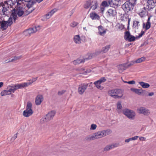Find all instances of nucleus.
<instances>
[{"label":"nucleus","instance_id":"obj_1","mask_svg":"<svg viewBox=\"0 0 156 156\" xmlns=\"http://www.w3.org/2000/svg\"><path fill=\"white\" fill-rule=\"evenodd\" d=\"M108 94L114 98H120L123 96V92L120 89H115L109 90Z\"/></svg>","mask_w":156,"mask_h":156},{"label":"nucleus","instance_id":"obj_2","mask_svg":"<svg viewBox=\"0 0 156 156\" xmlns=\"http://www.w3.org/2000/svg\"><path fill=\"white\" fill-rule=\"evenodd\" d=\"M32 108V104L30 102L28 101L26 107V109L23 113V115L26 117H28L34 113Z\"/></svg>","mask_w":156,"mask_h":156},{"label":"nucleus","instance_id":"obj_3","mask_svg":"<svg viewBox=\"0 0 156 156\" xmlns=\"http://www.w3.org/2000/svg\"><path fill=\"white\" fill-rule=\"evenodd\" d=\"M112 131L110 129H106L98 131L94 133L96 139L102 138L111 133Z\"/></svg>","mask_w":156,"mask_h":156},{"label":"nucleus","instance_id":"obj_4","mask_svg":"<svg viewBox=\"0 0 156 156\" xmlns=\"http://www.w3.org/2000/svg\"><path fill=\"white\" fill-rule=\"evenodd\" d=\"M135 5L127 1L122 5V8L126 12H132Z\"/></svg>","mask_w":156,"mask_h":156},{"label":"nucleus","instance_id":"obj_5","mask_svg":"<svg viewBox=\"0 0 156 156\" xmlns=\"http://www.w3.org/2000/svg\"><path fill=\"white\" fill-rule=\"evenodd\" d=\"M122 112L129 119L133 120L134 119L136 113L133 110L125 108L123 110Z\"/></svg>","mask_w":156,"mask_h":156},{"label":"nucleus","instance_id":"obj_6","mask_svg":"<svg viewBox=\"0 0 156 156\" xmlns=\"http://www.w3.org/2000/svg\"><path fill=\"white\" fill-rule=\"evenodd\" d=\"M23 8L21 7H19L17 8L16 9H14L11 14L14 13L16 15V20L18 18V17H23V16L24 14V11H23Z\"/></svg>","mask_w":156,"mask_h":156},{"label":"nucleus","instance_id":"obj_7","mask_svg":"<svg viewBox=\"0 0 156 156\" xmlns=\"http://www.w3.org/2000/svg\"><path fill=\"white\" fill-rule=\"evenodd\" d=\"M144 2L146 4V7L149 10L154 8L155 6L156 2L154 0H143Z\"/></svg>","mask_w":156,"mask_h":156},{"label":"nucleus","instance_id":"obj_8","mask_svg":"<svg viewBox=\"0 0 156 156\" xmlns=\"http://www.w3.org/2000/svg\"><path fill=\"white\" fill-rule=\"evenodd\" d=\"M137 111L138 113L145 116H148L150 113V112L149 109L143 107L138 108L137 109Z\"/></svg>","mask_w":156,"mask_h":156},{"label":"nucleus","instance_id":"obj_9","mask_svg":"<svg viewBox=\"0 0 156 156\" xmlns=\"http://www.w3.org/2000/svg\"><path fill=\"white\" fill-rule=\"evenodd\" d=\"M39 29L40 27L39 26H38L37 27H35L29 28L24 32V34L26 36H30L31 34L35 33Z\"/></svg>","mask_w":156,"mask_h":156},{"label":"nucleus","instance_id":"obj_10","mask_svg":"<svg viewBox=\"0 0 156 156\" xmlns=\"http://www.w3.org/2000/svg\"><path fill=\"white\" fill-rule=\"evenodd\" d=\"M88 86V83H83L79 85L78 88V92L79 94H82L85 91Z\"/></svg>","mask_w":156,"mask_h":156},{"label":"nucleus","instance_id":"obj_11","mask_svg":"<svg viewBox=\"0 0 156 156\" xmlns=\"http://www.w3.org/2000/svg\"><path fill=\"white\" fill-rule=\"evenodd\" d=\"M16 15L13 13L11 15L10 17L9 18L8 20L7 21H5V23L8 27L10 26L13 24V22L12 21V19L14 22L16 21Z\"/></svg>","mask_w":156,"mask_h":156},{"label":"nucleus","instance_id":"obj_12","mask_svg":"<svg viewBox=\"0 0 156 156\" xmlns=\"http://www.w3.org/2000/svg\"><path fill=\"white\" fill-rule=\"evenodd\" d=\"M106 80L105 77H101L99 80L95 81L94 84L98 89L101 90L103 89V87L100 85L102 83L105 82Z\"/></svg>","mask_w":156,"mask_h":156},{"label":"nucleus","instance_id":"obj_13","mask_svg":"<svg viewBox=\"0 0 156 156\" xmlns=\"http://www.w3.org/2000/svg\"><path fill=\"white\" fill-rule=\"evenodd\" d=\"M124 38L126 40L129 42L134 41L135 40V37L131 35L129 31H126L125 32Z\"/></svg>","mask_w":156,"mask_h":156},{"label":"nucleus","instance_id":"obj_14","mask_svg":"<svg viewBox=\"0 0 156 156\" xmlns=\"http://www.w3.org/2000/svg\"><path fill=\"white\" fill-rule=\"evenodd\" d=\"M120 0H108V3L111 7H117L119 5Z\"/></svg>","mask_w":156,"mask_h":156},{"label":"nucleus","instance_id":"obj_15","mask_svg":"<svg viewBox=\"0 0 156 156\" xmlns=\"http://www.w3.org/2000/svg\"><path fill=\"white\" fill-rule=\"evenodd\" d=\"M116 11L115 9H109L106 13V15L107 17H111L114 16L116 15Z\"/></svg>","mask_w":156,"mask_h":156},{"label":"nucleus","instance_id":"obj_16","mask_svg":"<svg viewBox=\"0 0 156 156\" xmlns=\"http://www.w3.org/2000/svg\"><path fill=\"white\" fill-rule=\"evenodd\" d=\"M8 6H7L6 5L5 3L4 4L3 3L1 4V5H0V13L2 12L3 15H6L7 13V12L8 11Z\"/></svg>","mask_w":156,"mask_h":156},{"label":"nucleus","instance_id":"obj_17","mask_svg":"<svg viewBox=\"0 0 156 156\" xmlns=\"http://www.w3.org/2000/svg\"><path fill=\"white\" fill-rule=\"evenodd\" d=\"M8 88H9L8 90L10 94L12 92L14 93L16 90L22 88L20 84H17L12 86H9Z\"/></svg>","mask_w":156,"mask_h":156},{"label":"nucleus","instance_id":"obj_18","mask_svg":"<svg viewBox=\"0 0 156 156\" xmlns=\"http://www.w3.org/2000/svg\"><path fill=\"white\" fill-rule=\"evenodd\" d=\"M140 12L139 13V15L141 17L145 16L147 14V11L146 8L143 7L142 5H140Z\"/></svg>","mask_w":156,"mask_h":156},{"label":"nucleus","instance_id":"obj_19","mask_svg":"<svg viewBox=\"0 0 156 156\" xmlns=\"http://www.w3.org/2000/svg\"><path fill=\"white\" fill-rule=\"evenodd\" d=\"M43 100V97L42 95H38L36 97L35 103L37 105H39Z\"/></svg>","mask_w":156,"mask_h":156},{"label":"nucleus","instance_id":"obj_20","mask_svg":"<svg viewBox=\"0 0 156 156\" xmlns=\"http://www.w3.org/2000/svg\"><path fill=\"white\" fill-rule=\"evenodd\" d=\"M16 3V0H6L4 2V3L6 5V6H8V8L12 7Z\"/></svg>","mask_w":156,"mask_h":156},{"label":"nucleus","instance_id":"obj_21","mask_svg":"<svg viewBox=\"0 0 156 156\" xmlns=\"http://www.w3.org/2000/svg\"><path fill=\"white\" fill-rule=\"evenodd\" d=\"M140 22L138 20H135L133 21V27L135 30L138 29L140 27Z\"/></svg>","mask_w":156,"mask_h":156},{"label":"nucleus","instance_id":"obj_22","mask_svg":"<svg viewBox=\"0 0 156 156\" xmlns=\"http://www.w3.org/2000/svg\"><path fill=\"white\" fill-rule=\"evenodd\" d=\"M150 17H148L147 21L146 23V25L145 27V23H143V28H144L145 27V30H148L151 27V23L150 22Z\"/></svg>","mask_w":156,"mask_h":156},{"label":"nucleus","instance_id":"obj_23","mask_svg":"<svg viewBox=\"0 0 156 156\" xmlns=\"http://www.w3.org/2000/svg\"><path fill=\"white\" fill-rule=\"evenodd\" d=\"M127 68V66L125 64L120 65L118 66L119 72L122 73Z\"/></svg>","mask_w":156,"mask_h":156},{"label":"nucleus","instance_id":"obj_24","mask_svg":"<svg viewBox=\"0 0 156 156\" xmlns=\"http://www.w3.org/2000/svg\"><path fill=\"white\" fill-rule=\"evenodd\" d=\"M8 26L5 23V21L2 20L0 22V29L2 30H5L8 28Z\"/></svg>","mask_w":156,"mask_h":156},{"label":"nucleus","instance_id":"obj_25","mask_svg":"<svg viewBox=\"0 0 156 156\" xmlns=\"http://www.w3.org/2000/svg\"><path fill=\"white\" fill-rule=\"evenodd\" d=\"M90 16L92 20H98L100 19L99 16L95 12L90 13Z\"/></svg>","mask_w":156,"mask_h":156},{"label":"nucleus","instance_id":"obj_26","mask_svg":"<svg viewBox=\"0 0 156 156\" xmlns=\"http://www.w3.org/2000/svg\"><path fill=\"white\" fill-rule=\"evenodd\" d=\"M56 11V10L55 9L52 10L50 12L44 15V17H45L47 19H49Z\"/></svg>","mask_w":156,"mask_h":156},{"label":"nucleus","instance_id":"obj_27","mask_svg":"<svg viewBox=\"0 0 156 156\" xmlns=\"http://www.w3.org/2000/svg\"><path fill=\"white\" fill-rule=\"evenodd\" d=\"M118 146L117 144H113L106 146L104 149L105 151H108L111 149Z\"/></svg>","mask_w":156,"mask_h":156},{"label":"nucleus","instance_id":"obj_28","mask_svg":"<svg viewBox=\"0 0 156 156\" xmlns=\"http://www.w3.org/2000/svg\"><path fill=\"white\" fill-rule=\"evenodd\" d=\"M24 1L28 2L27 6L29 8L32 7V5L35 3V0H24Z\"/></svg>","mask_w":156,"mask_h":156},{"label":"nucleus","instance_id":"obj_29","mask_svg":"<svg viewBox=\"0 0 156 156\" xmlns=\"http://www.w3.org/2000/svg\"><path fill=\"white\" fill-rule=\"evenodd\" d=\"M21 58V56H14L12 59H10L9 60H6L5 61V63H7L9 62H15L17 60L20 59Z\"/></svg>","mask_w":156,"mask_h":156},{"label":"nucleus","instance_id":"obj_30","mask_svg":"<svg viewBox=\"0 0 156 156\" xmlns=\"http://www.w3.org/2000/svg\"><path fill=\"white\" fill-rule=\"evenodd\" d=\"M87 60V58H85L84 60L83 59H78L77 60H74L73 62V63L75 65L79 64L82 62H84L85 60Z\"/></svg>","mask_w":156,"mask_h":156},{"label":"nucleus","instance_id":"obj_31","mask_svg":"<svg viewBox=\"0 0 156 156\" xmlns=\"http://www.w3.org/2000/svg\"><path fill=\"white\" fill-rule=\"evenodd\" d=\"M55 114V111H52L47 115V116H48L50 120H51L53 119Z\"/></svg>","mask_w":156,"mask_h":156},{"label":"nucleus","instance_id":"obj_32","mask_svg":"<svg viewBox=\"0 0 156 156\" xmlns=\"http://www.w3.org/2000/svg\"><path fill=\"white\" fill-rule=\"evenodd\" d=\"M73 39L74 42L76 44H80L81 42L80 38L79 35L75 36Z\"/></svg>","mask_w":156,"mask_h":156},{"label":"nucleus","instance_id":"obj_33","mask_svg":"<svg viewBox=\"0 0 156 156\" xmlns=\"http://www.w3.org/2000/svg\"><path fill=\"white\" fill-rule=\"evenodd\" d=\"M130 90L138 95H140L141 94L142 89H140L135 88H131Z\"/></svg>","mask_w":156,"mask_h":156},{"label":"nucleus","instance_id":"obj_34","mask_svg":"<svg viewBox=\"0 0 156 156\" xmlns=\"http://www.w3.org/2000/svg\"><path fill=\"white\" fill-rule=\"evenodd\" d=\"M139 84L143 88H147L150 87V85L149 83L144 82H139Z\"/></svg>","mask_w":156,"mask_h":156},{"label":"nucleus","instance_id":"obj_35","mask_svg":"<svg viewBox=\"0 0 156 156\" xmlns=\"http://www.w3.org/2000/svg\"><path fill=\"white\" fill-rule=\"evenodd\" d=\"M98 30L99 34L101 35H103L106 32V31L104 29L102 26L99 27Z\"/></svg>","mask_w":156,"mask_h":156},{"label":"nucleus","instance_id":"obj_36","mask_svg":"<svg viewBox=\"0 0 156 156\" xmlns=\"http://www.w3.org/2000/svg\"><path fill=\"white\" fill-rule=\"evenodd\" d=\"M110 47V45H107L106 46L103 47L102 48L101 51H100V53L102 52L103 53L106 52L109 50Z\"/></svg>","mask_w":156,"mask_h":156},{"label":"nucleus","instance_id":"obj_37","mask_svg":"<svg viewBox=\"0 0 156 156\" xmlns=\"http://www.w3.org/2000/svg\"><path fill=\"white\" fill-rule=\"evenodd\" d=\"M93 3V2H91L90 0H88L86 2L84 5V8L86 9L89 8L90 5H92V3Z\"/></svg>","mask_w":156,"mask_h":156},{"label":"nucleus","instance_id":"obj_38","mask_svg":"<svg viewBox=\"0 0 156 156\" xmlns=\"http://www.w3.org/2000/svg\"><path fill=\"white\" fill-rule=\"evenodd\" d=\"M33 82L32 81H30L28 83H20L21 88H23L24 87H26L28 86L31 85Z\"/></svg>","mask_w":156,"mask_h":156},{"label":"nucleus","instance_id":"obj_39","mask_svg":"<svg viewBox=\"0 0 156 156\" xmlns=\"http://www.w3.org/2000/svg\"><path fill=\"white\" fill-rule=\"evenodd\" d=\"M85 139L86 140L90 141L92 140H94L96 139L95 138V136L94 134L92 135H89L87 136L85 138Z\"/></svg>","mask_w":156,"mask_h":156},{"label":"nucleus","instance_id":"obj_40","mask_svg":"<svg viewBox=\"0 0 156 156\" xmlns=\"http://www.w3.org/2000/svg\"><path fill=\"white\" fill-rule=\"evenodd\" d=\"M145 60V58L144 57H143L140 58H138L136 61L133 62V63H140L142 62Z\"/></svg>","mask_w":156,"mask_h":156},{"label":"nucleus","instance_id":"obj_41","mask_svg":"<svg viewBox=\"0 0 156 156\" xmlns=\"http://www.w3.org/2000/svg\"><path fill=\"white\" fill-rule=\"evenodd\" d=\"M92 5L90 7V9H92V10H95L98 7V4L97 2L96 1L94 2Z\"/></svg>","mask_w":156,"mask_h":156},{"label":"nucleus","instance_id":"obj_42","mask_svg":"<svg viewBox=\"0 0 156 156\" xmlns=\"http://www.w3.org/2000/svg\"><path fill=\"white\" fill-rule=\"evenodd\" d=\"M11 94L9 92V90H4L2 91L1 93L2 96H4L10 94Z\"/></svg>","mask_w":156,"mask_h":156},{"label":"nucleus","instance_id":"obj_43","mask_svg":"<svg viewBox=\"0 0 156 156\" xmlns=\"http://www.w3.org/2000/svg\"><path fill=\"white\" fill-rule=\"evenodd\" d=\"M117 111L119 112H120L122 108V106L121 104V102H118L117 105Z\"/></svg>","mask_w":156,"mask_h":156},{"label":"nucleus","instance_id":"obj_44","mask_svg":"<svg viewBox=\"0 0 156 156\" xmlns=\"http://www.w3.org/2000/svg\"><path fill=\"white\" fill-rule=\"evenodd\" d=\"M50 120L47 115L44 117L42 118L41 120V122H46L50 121Z\"/></svg>","mask_w":156,"mask_h":156},{"label":"nucleus","instance_id":"obj_45","mask_svg":"<svg viewBox=\"0 0 156 156\" xmlns=\"http://www.w3.org/2000/svg\"><path fill=\"white\" fill-rule=\"evenodd\" d=\"M78 23L75 21H73L70 24V26L73 27H74L77 25Z\"/></svg>","mask_w":156,"mask_h":156},{"label":"nucleus","instance_id":"obj_46","mask_svg":"<svg viewBox=\"0 0 156 156\" xmlns=\"http://www.w3.org/2000/svg\"><path fill=\"white\" fill-rule=\"evenodd\" d=\"M97 125L95 124H92L91 125L90 128V130H94L96 128Z\"/></svg>","mask_w":156,"mask_h":156},{"label":"nucleus","instance_id":"obj_47","mask_svg":"<svg viewBox=\"0 0 156 156\" xmlns=\"http://www.w3.org/2000/svg\"><path fill=\"white\" fill-rule=\"evenodd\" d=\"M128 2L131 3L135 5L136 4V0H127V1Z\"/></svg>","mask_w":156,"mask_h":156},{"label":"nucleus","instance_id":"obj_48","mask_svg":"<svg viewBox=\"0 0 156 156\" xmlns=\"http://www.w3.org/2000/svg\"><path fill=\"white\" fill-rule=\"evenodd\" d=\"M101 5L102 6L105 7H107L108 6L107 2L106 1H103L102 2Z\"/></svg>","mask_w":156,"mask_h":156},{"label":"nucleus","instance_id":"obj_49","mask_svg":"<svg viewBox=\"0 0 156 156\" xmlns=\"http://www.w3.org/2000/svg\"><path fill=\"white\" fill-rule=\"evenodd\" d=\"M147 91L144 90H142L141 91V94L144 96H147Z\"/></svg>","mask_w":156,"mask_h":156},{"label":"nucleus","instance_id":"obj_50","mask_svg":"<svg viewBox=\"0 0 156 156\" xmlns=\"http://www.w3.org/2000/svg\"><path fill=\"white\" fill-rule=\"evenodd\" d=\"M66 92L65 90H62L61 91H59L58 92V94L59 95H61L64 94Z\"/></svg>","mask_w":156,"mask_h":156},{"label":"nucleus","instance_id":"obj_51","mask_svg":"<svg viewBox=\"0 0 156 156\" xmlns=\"http://www.w3.org/2000/svg\"><path fill=\"white\" fill-rule=\"evenodd\" d=\"M27 8H28V9L27 10V12H28V14H29V13H31L34 9V8H33L32 9H30V8H31V7H30V8H28V7H27Z\"/></svg>","mask_w":156,"mask_h":156},{"label":"nucleus","instance_id":"obj_52","mask_svg":"<svg viewBox=\"0 0 156 156\" xmlns=\"http://www.w3.org/2000/svg\"><path fill=\"white\" fill-rule=\"evenodd\" d=\"M144 33V31L142 30L141 31V33L139 34L138 38H140L141 37Z\"/></svg>","mask_w":156,"mask_h":156},{"label":"nucleus","instance_id":"obj_53","mask_svg":"<svg viewBox=\"0 0 156 156\" xmlns=\"http://www.w3.org/2000/svg\"><path fill=\"white\" fill-rule=\"evenodd\" d=\"M138 137V136H136L133 137L131 138V139L132 140H137Z\"/></svg>","mask_w":156,"mask_h":156},{"label":"nucleus","instance_id":"obj_54","mask_svg":"<svg viewBox=\"0 0 156 156\" xmlns=\"http://www.w3.org/2000/svg\"><path fill=\"white\" fill-rule=\"evenodd\" d=\"M127 83L129 84H134L135 83V82L134 80H132L128 82Z\"/></svg>","mask_w":156,"mask_h":156},{"label":"nucleus","instance_id":"obj_55","mask_svg":"<svg viewBox=\"0 0 156 156\" xmlns=\"http://www.w3.org/2000/svg\"><path fill=\"white\" fill-rule=\"evenodd\" d=\"M37 77H36L35 78H33L31 80H29L30 81H32V82H33L35 81L37 79Z\"/></svg>","mask_w":156,"mask_h":156},{"label":"nucleus","instance_id":"obj_56","mask_svg":"<svg viewBox=\"0 0 156 156\" xmlns=\"http://www.w3.org/2000/svg\"><path fill=\"white\" fill-rule=\"evenodd\" d=\"M133 62L132 63H129V64H128L126 63H125V64L126 65V66H127V68L130 67L131 66L133 65Z\"/></svg>","mask_w":156,"mask_h":156},{"label":"nucleus","instance_id":"obj_57","mask_svg":"<svg viewBox=\"0 0 156 156\" xmlns=\"http://www.w3.org/2000/svg\"><path fill=\"white\" fill-rule=\"evenodd\" d=\"M131 140L130 138H129V139H126L125 140V142L126 143H129L130 141H131Z\"/></svg>","mask_w":156,"mask_h":156},{"label":"nucleus","instance_id":"obj_58","mask_svg":"<svg viewBox=\"0 0 156 156\" xmlns=\"http://www.w3.org/2000/svg\"><path fill=\"white\" fill-rule=\"evenodd\" d=\"M140 140L141 141H145L146 138L143 137H140Z\"/></svg>","mask_w":156,"mask_h":156},{"label":"nucleus","instance_id":"obj_59","mask_svg":"<svg viewBox=\"0 0 156 156\" xmlns=\"http://www.w3.org/2000/svg\"><path fill=\"white\" fill-rule=\"evenodd\" d=\"M154 95V93L151 92L149 93L147 95V96H151Z\"/></svg>","mask_w":156,"mask_h":156},{"label":"nucleus","instance_id":"obj_60","mask_svg":"<svg viewBox=\"0 0 156 156\" xmlns=\"http://www.w3.org/2000/svg\"><path fill=\"white\" fill-rule=\"evenodd\" d=\"M105 10V8H104L101 7V8H100L101 12L102 13H103Z\"/></svg>","mask_w":156,"mask_h":156},{"label":"nucleus","instance_id":"obj_61","mask_svg":"<svg viewBox=\"0 0 156 156\" xmlns=\"http://www.w3.org/2000/svg\"><path fill=\"white\" fill-rule=\"evenodd\" d=\"M17 137V134H16L14 135V136L12 138V139H15Z\"/></svg>","mask_w":156,"mask_h":156},{"label":"nucleus","instance_id":"obj_62","mask_svg":"<svg viewBox=\"0 0 156 156\" xmlns=\"http://www.w3.org/2000/svg\"><path fill=\"white\" fill-rule=\"evenodd\" d=\"M130 19H128V24L127 29H129V24Z\"/></svg>","mask_w":156,"mask_h":156},{"label":"nucleus","instance_id":"obj_63","mask_svg":"<svg viewBox=\"0 0 156 156\" xmlns=\"http://www.w3.org/2000/svg\"><path fill=\"white\" fill-rule=\"evenodd\" d=\"M3 85V83L2 82H0V88L2 87Z\"/></svg>","mask_w":156,"mask_h":156},{"label":"nucleus","instance_id":"obj_64","mask_svg":"<svg viewBox=\"0 0 156 156\" xmlns=\"http://www.w3.org/2000/svg\"><path fill=\"white\" fill-rule=\"evenodd\" d=\"M43 0H36V1H37L38 3H39L41 2Z\"/></svg>","mask_w":156,"mask_h":156}]
</instances>
